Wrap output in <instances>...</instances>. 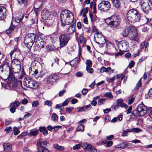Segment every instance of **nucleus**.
<instances>
[{
  "label": "nucleus",
  "mask_w": 152,
  "mask_h": 152,
  "mask_svg": "<svg viewBox=\"0 0 152 152\" xmlns=\"http://www.w3.org/2000/svg\"><path fill=\"white\" fill-rule=\"evenodd\" d=\"M91 104H88L83 106L84 111H86L89 110L91 108Z\"/></svg>",
  "instance_id": "nucleus-47"
},
{
  "label": "nucleus",
  "mask_w": 152,
  "mask_h": 152,
  "mask_svg": "<svg viewBox=\"0 0 152 152\" xmlns=\"http://www.w3.org/2000/svg\"><path fill=\"white\" fill-rule=\"evenodd\" d=\"M41 3L39 1L36 2L34 5V7L36 9H38L41 6Z\"/></svg>",
  "instance_id": "nucleus-49"
},
{
  "label": "nucleus",
  "mask_w": 152,
  "mask_h": 152,
  "mask_svg": "<svg viewBox=\"0 0 152 152\" xmlns=\"http://www.w3.org/2000/svg\"><path fill=\"white\" fill-rule=\"evenodd\" d=\"M105 99H100L98 101V104L99 105H101L103 104Z\"/></svg>",
  "instance_id": "nucleus-52"
},
{
  "label": "nucleus",
  "mask_w": 152,
  "mask_h": 152,
  "mask_svg": "<svg viewBox=\"0 0 152 152\" xmlns=\"http://www.w3.org/2000/svg\"><path fill=\"white\" fill-rule=\"evenodd\" d=\"M60 19L62 26L65 25H69L74 23V18L73 14L69 11H63L60 14Z\"/></svg>",
  "instance_id": "nucleus-1"
},
{
  "label": "nucleus",
  "mask_w": 152,
  "mask_h": 152,
  "mask_svg": "<svg viewBox=\"0 0 152 152\" xmlns=\"http://www.w3.org/2000/svg\"><path fill=\"white\" fill-rule=\"evenodd\" d=\"M11 65H20V62L18 59H15L12 61Z\"/></svg>",
  "instance_id": "nucleus-34"
},
{
  "label": "nucleus",
  "mask_w": 152,
  "mask_h": 152,
  "mask_svg": "<svg viewBox=\"0 0 152 152\" xmlns=\"http://www.w3.org/2000/svg\"><path fill=\"white\" fill-rule=\"evenodd\" d=\"M75 28L74 24H72L69 27L67 30V32L69 35H70L73 34L75 31Z\"/></svg>",
  "instance_id": "nucleus-26"
},
{
  "label": "nucleus",
  "mask_w": 152,
  "mask_h": 152,
  "mask_svg": "<svg viewBox=\"0 0 152 152\" xmlns=\"http://www.w3.org/2000/svg\"><path fill=\"white\" fill-rule=\"evenodd\" d=\"M34 34H28L25 37L24 43L28 49H30L34 42L36 38Z\"/></svg>",
  "instance_id": "nucleus-3"
},
{
  "label": "nucleus",
  "mask_w": 152,
  "mask_h": 152,
  "mask_svg": "<svg viewBox=\"0 0 152 152\" xmlns=\"http://www.w3.org/2000/svg\"><path fill=\"white\" fill-rule=\"evenodd\" d=\"M36 69H39V68L40 67V63L37 61H32L30 66Z\"/></svg>",
  "instance_id": "nucleus-24"
},
{
  "label": "nucleus",
  "mask_w": 152,
  "mask_h": 152,
  "mask_svg": "<svg viewBox=\"0 0 152 152\" xmlns=\"http://www.w3.org/2000/svg\"><path fill=\"white\" fill-rule=\"evenodd\" d=\"M114 71V70L111 69L110 67H108L106 68L104 66H103L100 69V72L101 73H102L105 72L109 75H110L112 73H113Z\"/></svg>",
  "instance_id": "nucleus-20"
},
{
  "label": "nucleus",
  "mask_w": 152,
  "mask_h": 152,
  "mask_svg": "<svg viewBox=\"0 0 152 152\" xmlns=\"http://www.w3.org/2000/svg\"><path fill=\"white\" fill-rule=\"evenodd\" d=\"M15 28V26L13 25V23L12 21L11 24L8 29L6 30V32L7 34L11 33L14 30Z\"/></svg>",
  "instance_id": "nucleus-31"
},
{
  "label": "nucleus",
  "mask_w": 152,
  "mask_h": 152,
  "mask_svg": "<svg viewBox=\"0 0 152 152\" xmlns=\"http://www.w3.org/2000/svg\"><path fill=\"white\" fill-rule=\"evenodd\" d=\"M5 131L7 133L11 132L12 131V128L11 126L7 127L5 129Z\"/></svg>",
  "instance_id": "nucleus-51"
},
{
  "label": "nucleus",
  "mask_w": 152,
  "mask_h": 152,
  "mask_svg": "<svg viewBox=\"0 0 152 152\" xmlns=\"http://www.w3.org/2000/svg\"><path fill=\"white\" fill-rule=\"evenodd\" d=\"M6 80H7V83L8 84H12V85L15 83L16 82L15 80V77L13 74L12 73V72H9V75L8 78Z\"/></svg>",
  "instance_id": "nucleus-18"
},
{
  "label": "nucleus",
  "mask_w": 152,
  "mask_h": 152,
  "mask_svg": "<svg viewBox=\"0 0 152 152\" xmlns=\"http://www.w3.org/2000/svg\"><path fill=\"white\" fill-rule=\"evenodd\" d=\"M118 46L120 51H124L128 48L129 44L126 41H122L118 43Z\"/></svg>",
  "instance_id": "nucleus-11"
},
{
  "label": "nucleus",
  "mask_w": 152,
  "mask_h": 152,
  "mask_svg": "<svg viewBox=\"0 0 152 152\" xmlns=\"http://www.w3.org/2000/svg\"><path fill=\"white\" fill-rule=\"evenodd\" d=\"M90 17L91 18V21L92 23H94L98 20V18L95 14H92V13H90Z\"/></svg>",
  "instance_id": "nucleus-32"
},
{
  "label": "nucleus",
  "mask_w": 152,
  "mask_h": 152,
  "mask_svg": "<svg viewBox=\"0 0 152 152\" xmlns=\"http://www.w3.org/2000/svg\"><path fill=\"white\" fill-rule=\"evenodd\" d=\"M20 102H19L15 101L14 102L11 103L10 105V107L15 108V107L18 106Z\"/></svg>",
  "instance_id": "nucleus-36"
},
{
  "label": "nucleus",
  "mask_w": 152,
  "mask_h": 152,
  "mask_svg": "<svg viewBox=\"0 0 152 152\" xmlns=\"http://www.w3.org/2000/svg\"><path fill=\"white\" fill-rule=\"evenodd\" d=\"M39 152H49L47 148L38 149Z\"/></svg>",
  "instance_id": "nucleus-54"
},
{
  "label": "nucleus",
  "mask_w": 152,
  "mask_h": 152,
  "mask_svg": "<svg viewBox=\"0 0 152 152\" xmlns=\"http://www.w3.org/2000/svg\"><path fill=\"white\" fill-rule=\"evenodd\" d=\"M105 44L106 48L108 50L111 51L112 50L115 49L113 45L110 42H106Z\"/></svg>",
  "instance_id": "nucleus-30"
},
{
  "label": "nucleus",
  "mask_w": 152,
  "mask_h": 152,
  "mask_svg": "<svg viewBox=\"0 0 152 152\" xmlns=\"http://www.w3.org/2000/svg\"><path fill=\"white\" fill-rule=\"evenodd\" d=\"M42 19L45 20H50L52 16L49 11L47 10H44L42 12Z\"/></svg>",
  "instance_id": "nucleus-13"
},
{
  "label": "nucleus",
  "mask_w": 152,
  "mask_h": 152,
  "mask_svg": "<svg viewBox=\"0 0 152 152\" xmlns=\"http://www.w3.org/2000/svg\"><path fill=\"white\" fill-rule=\"evenodd\" d=\"M110 20L109 18H108L106 20L105 22L110 27H116L120 23V20L118 18L113 19V20H111L109 22Z\"/></svg>",
  "instance_id": "nucleus-12"
},
{
  "label": "nucleus",
  "mask_w": 152,
  "mask_h": 152,
  "mask_svg": "<svg viewBox=\"0 0 152 152\" xmlns=\"http://www.w3.org/2000/svg\"><path fill=\"white\" fill-rule=\"evenodd\" d=\"M130 39L137 41V34L136 28L134 27V29H132L131 33L129 35Z\"/></svg>",
  "instance_id": "nucleus-16"
},
{
  "label": "nucleus",
  "mask_w": 152,
  "mask_h": 152,
  "mask_svg": "<svg viewBox=\"0 0 152 152\" xmlns=\"http://www.w3.org/2000/svg\"><path fill=\"white\" fill-rule=\"evenodd\" d=\"M4 9V8L0 6V18H2V17L4 15L3 12V10Z\"/></svg>",
  "instance_id": "nucleus-53"
},
{
  "label": "nucleus",
  "mask_w": 152,
  "mask_h": 152,
  "mask_svg": "<svg viewBox=\"0 0 152 152\" xmlns=\"http://www.w3.org/2000/svg\"><path fill=\"white\" fill-rule=\"evenodd\" d=\"M147 22L148 24L149 25L152 26V18L149 20L148 18H147Z\"/></svg>",
  "instance_id": "nucleus-64"
},
{
  "label": "nucleus",
  "mask_w": 152,
  "mask_h": 152,
  "mask_svg": "<svg viewBox=\"0 0 152 152\" xmlns=\"http://www.w3.org/2000/svg\"><path fill=\"white\" fill-rule=\"evenodd\" d=\"M58 119L57 115L55 113H53L51 117V119L54 121H57Z\"/></svg>",
  "instance_id": "nucleus-42"
},
{
  "label": "nucleus",
  "mask_w": 152,
  "mask_h": 152,
  "mask_svg": "<svg viewBox=\"0 0 152 152\" xmlns=\"http://www.w3.org/2000/svg\"><path fill=\"white\" fill-rule=\"evenodd\" d=\"M134 29V27L133 26H127L125 27L123 30L122 35L124 37H126L127 36L129 35L132 29Z\"/></svg>",
  "instance_id": "nucleus-17"
},
{
  "label": "nucleus",
  "mask_w": 152,
  "mask_h": 152,
  "mask_svg": "<svg viewBox=\"0 0 152 152\" xmlns=\"http://www.w3.org/2000/svg\"><path fill=\"white\" fill-rule=\"evenodd\" d=\"M104 96H105L110 99H112L113 97V96L110 92H107L105 93L104 94Z\"/></svg>",
  "instance_id": "nucleus-48"
},
{
  "label": "nucleus",
  "mask_w": 152,
  "mask_h": 152,
  "mask_svg": "<svg viewBox=\"0 0 152 152\" xmlns=\"http://www.w3.org/2000/svg\"><path fill=\"white\" fill-rule=\"evenodd\" d=\"M3 146L4 151L7 152H10L12 150V145L9 143H4Z\"/></svg>",
  "instance_id": "nucleus-21"
},
{
  "label": "nucleus",
  "mask_w": 152,
  "mask_h": 152,
  "mask_svg": "<svg viewBox=\"0 0 152 152\" xmlns=\"http://www.w3.org/2000/svg\"><path fill=\"white\" fill-rule=\"evenodd\" d=\"M126 18L129 22L134 23L140 21L141 15L139 12L137 10L132 9L129 10L127 12Z\"/></svg>",
  "instance_id": "nucleus-2"
},
{
  "label": "nucleus",
  "mask_w": 152,
  "mask_h": 152,
  "mask_svg": "<svg viewBox=\"0 0 152 152\" xmlns=\"http://www.w3.org/2000/svg\"><path fill=\"white\" fill-rule=\"evenodd\" d=\"M115 79V76H113L111 78H109L108 77H106V80L109 83H113L114 80Z\"/></svg>",
  "instance_id": "nucleus-39"
},
{
  "label": "nucleus",
  "mask_w": 152,
  "mask_h": 152,
  "mask_svg": "<svg viewBox=\"0 0 152 152\" xmlns=\"http://www.w3.org/2000/svg\"><path fill=\"white\" fill-rule=\"evenodd\" d=\"M86 69L87 72L89 73H92L93 72V69L91 67H86Z\"/></svg>",
  "instance_id": "nucleus-59"
},
{
  "label": "nucleus",
  "mask_w": 152,
  "mask_h": 152,
  "mask_svg": "<svg viewBox=\"0 0 152 152\" xmlns=\"http://www.w3.org/2000/svg\"><path fill=\"white\" fill-rule=\"evenodd\" d=\"M28 100L25 98L21 100V103L23 104H27L28 102Z\"/></svg>",
  "instance_id": "nucleus-61"
},
{
  "label": "nucleus",
  "mask_w": 152,
  "mask_h": 152,
  "mask_svg": "<svg viewBox=\"0 0 152 152\" xmlns=\"http://www.w3.org/2000/svg\"><path fill=\"white\" fill-rule=\"evenodd\" d=\"M80 144H77L73 147V149L74 150L79 149L80 148Z\"/></svg>",
  "instance_id": "nucleus-60"
},
{
  "label": "nucleus",
  "mask_w": 152,
  "mask_h": 152,
  "mask_svg": "<svg viewBox=\"0 0 152 152\" xmlns=\"http://www.w3.org/2000/svg\"><path fill=\"white\" fill-rule=\"evenodd\" d=\"M53 147L54 148L60 151H62L64 149L63 146H60L57 144H54L53 145Z\"/></svg>",
  "instance_id": "nucleus-35"
},
{
  "label": "nucleus",
  "mask_w": 152,
  "mask_h": 152,
  "mask_svg": "<svg viewBox=\"0 0 152 152\" xmlns=\"http://www.w3.org/2000/svg\"><path fill=\"white\" fill-rule=\"evenodd\" d=\"M134 100L133 95H132L129 98L128 100V104H132Z\"/></svg>",
  "instance_id": "nucleus-44"
},
{
  "label": "nucleus",
  "mask_w": 152,
  "mask_h": 152,
  "mask_svg": "<svg viewBox=\"0 0 152 152\" xmlns=\"http://www.w3.org/2000/svg\"><path fill=\"white\" fill-rule=\"evenodd\" d=\"M73 109V107H66L65 108V110L68 113H70L71 112Z\"/></svg>",
  "instance_id": "nucleus-50"
},
{
  "label": "nucleus",
  "mask_w": 152,
  "mask_h": 152,
  "mask_svg": "<svg viewBox=\"0 0 152 152\" xmlns=\"http://www.w3.org/2000/svg\"><path fill=\"white\" fill-rule=\"evenodd\" d=\"M38 69H36L34 67L30 66L29 70V73L32 77H34L36 73L38 72Z\"/></svg>",
  "instance_id": "nucleus-25"
},
{
  "label": "nucleus",
  "mask_w": 152,
  "mask_h": 152,
  "mask_svg": "<svg viewBox=\"0 0 152 152\" xmlns=\"http://www.w3.org/2000/svg\"><path fill=\"white\" fill-rule=\"evenodd\" d=\"M45 75V71L43 70H41L39 72H38L36 74L34 77L37 79L39 80L41 77H43Z\"/></svg>",
  "instance_id": "nucleus-22"
},
{
  "label": "nucleus",
  "mask_w": 152,
  "mask_h": 152,
  "mask_svg": "<svg viewBox=\"0 0 152 152\" xmlns=\"http://www.w3.org/2000/svg\"><path fill=\"white\" fill-rule=\"evenodd\" d=\"M39 104V102L38 100L34 101L32 103V105L34 107H37Z\"/></svg>",
  "instance_id": "nucleus-58"
},
{
  "label": "nucleus",
  "mask_w": 152,
  "mask_h": 152,
  "mask_svg": "<svg viewBox=\"0 0 152 152\" xmlns=\"http://www.w3.org/2000/svg\"><path fill=\"white\" fill-rule=\"evenodd\" d=\"M9 72L13 74L18 73L21 70L20 65H11V68L9 66Z\"/></svg>",
  "instance_id": "nucleus-14"
},
{
  "label": "nucleus",
  "mask_w": 152,
  "mask_h": 152,
  "mask_svg": "<svg viewBox=\"0 0 152 152\" xmlns=\"http://www.w3.org/2000/svg\"><path fill=\"white\" fill-rule=\"evenodd\" d=\"M70 99L69 98L66 99L62 103V106H65L69 102Z\"/></svg>",
  "instance_id": "nucleus-56"
},
{
  "label": "nucleus",
  "mask_w": 152,
  "mask_h": 152,
  "mask_svg": "<svg viewBox=\"0 0 152 152\" xmlns=\"http://www.w3.org/2000/svg\"><path fill=\"white\" fill-rule=\"evenodd\" d=\"M31 79L28 77L24 79L23 82V85L26 87L28 88Z\"/></svg>",
  "instance_id": "nucleus-29"
},
{
  "label": "nucleus",
  "mask_w": 152,
  "mask_h": 152,
  "mask_svg": "<svg viewBox=\"0 0 152 152\" xmlns=\"http://www.w3.org/2000/svg\"><path fill=\"white\" fill-rule=\"evenodd\" d=\"M131 130H132V132L133 131L136 133H139L142 132V130L139 128H132Z\"/></svg>",
  "instance_id": "nucleus-41"
},
{
  "label": "nucleus",
  "mask_w": 152,
  "mask_h": 152,
  "mask_svg": "<svg viewBox=\"0 0 152 152\" xmlns=\"http://www.w3.org/2000/svg\"><path fill=\"white\" fill-rule=\"evenodd\" d=\"M81 146L84 149H90L91 147V145L86 142H83L81 143Z\"/></svg>",
  "instance_id": "nucleus-33"
},
{
  "label": "nucleus",
  "mask_w": 152,
  "mask_h": 152,
  "mask_svg": "<svg viewBox=\"0 0 152 152\" xmlns=\"http://www.w3.org/2000/svg\"><path fill=\"white\" fill-rule=\"evenodd\" d=\"M24 16V14L23 13H21L20 15L16 18H14L13 17L12 18V20L13 21L15 20L17 23H19L22 20Z\"/></svg>",
  "instance_id": "nucleus-27"
},
{
  "label": "nucleus",
  "mask_w": 152,
  "mask_h": 152,
  "mask_svg": "<svg viewBox=\"0 0 152 152\" xmlns=\"http://www.w3.org/2000/svg\"><path fill=\"white\" fill-rule=\"evenodd\" d=\"M45 105H48L49 106H51L52 104L51 102L48 100L45 101L44 102Z\"/></svg>",
  "instance_id": "nucleus-57"
},
{
  "label": "nucleus",
  "mask_w": 152,
  "mask_h": 152,
  "mask_svg": "<svg viewBox=\"0 0 152 152\" xmlns=\"http://www.w3.org/2000/svg\"><path fill=\"white\" fill-rule=\"evenodd\" d=\"M58 76L55 74L48 76L45 78L43 81L45 83L50 85H53L58 79Z\"/></svg>",
  "instance_id": "nucleus-6"
},
{
  "label": "nucleus",
  "mask_w": 152,
  "mask_h": 152,
  "mask_svg": "<svg viewBox=\"0 0 152 152\" xmlns=\"http://www.w3.org/2000/svg\"><path fill=\"white\" fill-rule=\"evenodd\" d=\"M30 134L32 136H35L37 134V131L33 130H31L30 131Z\"/></svg>",
  "instance_id": "nucleus-55"
},
{
  "label": "nucleus",
  "mask_w": 152,
  "mask_h": 152,
  "mask_svg": "<svg viewBox=\"0 0 152 152\" xmlns=\"http://www.w3.org/2000/svg\"><path fill=\"white\" fill-rule=\"evenodd\" d=\"M94 38L97 41L96 42L98 44H104L105 39L101 33L96 31L95 34Z\"/></svg>",
  "instance_id": "nucleus-9"
},
{
  "label": "nucleus",
  "mask_w": 152,
  "mask_h": 152,
  "mask_svg": "<svg viewBox=\"0 0 152 152\" xmlns=\"http://www.w3.org/2000/svg\"><path fill=\"white\" fill-rule=\"evenodd\" d=\"M70 38L67 35L62 34L59 37L60 46L62 48L68 42Z\"/></svg>",
  "instance_id": "nucleus-8"
},
{
  "label": "nucleus",
  "mask_w": 152,
  "mask_h": 152,
  "mask_svg": "<svg viewBox=\"0 0 152 152\" xmlns=\"http://www.w3.org/2000/svg\"><path fill=\"white\" fill-rule=\"evenodd\" d=\"M86 67H91L92 66V62L90 60H87L86 62Z\"/></svg>",
  "instance_id": "nucleus-46"
},
{
  "label": "nucleus",
  "mask_w": 152,
  "mask_h": 152,
  "mask_svg": "<svg viewBox=\"0 0 152 152\" xmlns=\"http://www.w3.org/2000/svg\"><path fill=\"white\" fill-rule=\"evenodd\" d=\"M48 144L47 141L42 139H39L37 143L38 149L46 148V146H47Z\"/></svg>",
  "instance_id": "nucleus-15"
},
{
  "label": "nucleus",
  "mask_w": 152,
  "mask_h": 152,
  "mask_svg": "<svg viewBox=\"0 0 152 152\" xmlns=\"http://www.w3.org/2000/svg\"><path fill=\"white\" fill-rule=\"evenodd\" d=\"M148 95L150 98L152 99V88L149 90L148 93Z\"/></svg>",
  "instance_id": "nucleus-63"
},
{
  "label": "nucleus",
  "mask_w": 152,
  "mask_h": 152,
  "mask_svg": "<svg viewBox=\"0 0 152 152\" xmlns=\"http://www.w3.org/2000/svg\"><path fill=\"white\" fill-rule=\"evenodd\" d=\"M35 43L37 46L39 48H43L45 43L40 36H36Z\"/></svg>",
  "instance_id": "nucleus-10"
},
{
  "label": "nucleus",
  "mask_w": 152,
  "mask_h": 152,
  "mask_svg": "<svg viewBox=\"0 0 152 152\" xmlns=\"http://www.w3.org/2000/svg\"><path fill=\"white\" fill-rule=\"evenodd\" d=\"M114 147L115 148H120L121 149H124L125 148V145L124 142H123L118 145H115Z\"/></svg>",
  "instance_id": "nucleus-37"
},
{
  "label": "nucleus",
  "mask_w": 152,
  "mask_h": 152,
  "mask_svg": "<svg viewBox=\"0 0 152 152\" xmlns=\"http://www.w3.org/2000/svg\"><path fill=\"white\" fill-rule=\"evenodd\" d=\"M147 112V108L143 103H141L137 106L135 111L133 112L134 116H142L145 114Z\"/></svg>",
  "instance_id": "nucleus-4"
},
{
  "label": "nucleus",
  "mask_w": 152,
  "mask_h": 152,
  "mask_svg": "<svg viewBox=\"0 0 152 152\" xmlns=\"http://www.w3.org/2000/svg\"><path fill=\"white\" fill-rule=\"evenodd\" d=\"M132 132V130L130 129H127L124 130L122 132L121 135L123 136H127L128 135L129 132Z\"/></svg>",
  "instance_id": "nucleus-38"
},
{
  "label": "nucleus",
  "mask_w": 152,
  "mask_h": 152,
  "mask_svg": "<svg viewBox=\"0 0 152 152\" xmlns=\"http://www.w3.org/2000/svg\"><path fill=\"white\" fill-rule=\"evenodd\" d=\"M141 79H140L138 81V83H137L135 87L134 88L135 90L137 89L139 87H141V86L142 83H141Z\"/></svg>",
  "instance_id": "nucleus-45"
},
{
  "label": "nucleus",
  "mask_w": 152,
  "mask_h": 152,
  "mask_svg": "<svg viewBox=\"0 0 152 152\" xmlns=\"http://www.w3.org/2000/svg\"><path fill=\"white\" fill-rule=\"evenodd\" d=\"M77 131L83 132L84 130V126L82 124H79L77 128Z\"/></svg>",
  "instance_id": "nucleus-40"
},
{
  "label": "nucleus",
  "mask_w": 152,
  "mask_h": 152,
  "mask_svg": "<svg viewBox=\"0 0 152 152\" xmlns=\"http://www.w3.org/2000/svg\"><path fill=\"white\" fill-rule=\"evenodd\" d=\"M117 104L121 107H124L126 109L128 107V105L126 104L123 102V100L121 99H118L117 100Z\"/></svg>",
  "instance_id": "nucleus-23"
},
{
  "label": "nucleus",
  "mask_w": 152,
  "mask_h": 152,
  "mask_svg": "<svg viewBox=\"0 0 152 152\" xmlns=\"http://www.w3.org/2000/svg\"><path fill=\"white\" fill-rule=\"evenodd\" d=\"M98 9L100 11L107 12L110 9V3L107 1H103L98 5Z\"/></svg>",
  "instance_id": "nucleus-7"
},
{
  "label": "nucleus",
  "mask_w": 152,
  "mask_h": 152,
  "mask_svg": "<svg viewBox=\"0 0 152 152\" xmlns=\"http://www.w3.org/2000/svg\"><path fill=\"white\" fill-rule=\"evenodd\" d=\"M134 62L133 61H132L129 64L128 67L130 69H131L134 66Z\"/></svg>",
  "instance_id": "nucleus-62"
},
{
  "label": "nucleus",
  "mask_w": 152,
  "mask_h": 152,
  "mask_svg": "<svg viewBox=\"0 0 152 152\" xmlns=\"http://www.w3.org/2000/svg\"><path fill=\"white\" fill-rule=\"evenodd\" d=\"M13 131L14 132V134L15 135H18L20 132V131L18 129V128L16 127H14Z\"/></svg>",
  "instance_id": "nucleus-43"
},
{
  "label": "nucleus",
  "mask_w": 152,
  "mask_h": 152,
  "mask_svg": "<svg viewBox=\"0 0 152 152\" xmlns=\"http://www.w3.org/2000/svg\"><path fill=\"white\" fill-rule=\"evenodd\" d=\"M113 6L116 9H119L121 8L123 0H111Z\"/></svg>",
  "instance_id": "nucleus-19"
},
{
  "label": "nucleus",
  "mask_w": 152,
  "mask_h": 152,
  "mask_svg": "<svg viewBox=\"0 0 152 152\" xmlns=\"http://www.w3.org/2000/svg\"><path fill=\"white\" fill-rule=\"evenodd\" d=\"M28 87L31 88H35L37 86V83L34 80L32 79H31V80L30 83Z\"/></svg>",
  "instance_id": "nucleus-28"
},
{
  "label": "nucleus",
  "mask_w": 152,
  "mask_h": 152,
  "mask_svg": "<svg viewBox=\"0 0 152 152\" xmlns=\"http://www.w3.org/2000/svg\"><path fill=\"white\" fill-rule=\"evenodd\" d=\"M140 5L142 10L145 13L148 12L152 8V4L148 0H140Z\"/></svg>",
  "instance_id": "nucleus-5"
}]
</instances>
